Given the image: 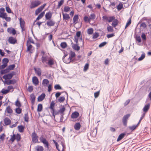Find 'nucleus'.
<instances>
[{"label": "nucleus", "instance_id": "nucleus-54", "mask_svg": "<svg viewBox=\"0 0 151 151\" xmlns=\"http://www.w3.org/2000/svg\"><path fill=\"white\" fill-rule=\"evenodd\" d=\"M70 7L69 6H65L64 7V11L66 12H68L70 11Z\"/></svg>", "mask_w": 151, "mask_h": 151}, {"label": "nucleus", "instance_id": "nucleus-17", "mask_svg": "<svg viewBox=\"0 0 151 151\" xmlns=\"http://www.w3.org/2000/svg\"><path fill=\"white\" fill-rule=\"evenodd\" d=\"M48 65L49 66L53 65L54 63V60L52 58H50L48 59L47 62Z\"/></svg>", "mask_w": 151, "mask_h": 151}, {"label": "nucleus", "instance_id": "nucleus-55", "mask_svg": "<svg viewBox=\"0 0 151 151\" xmlns=\"http://www.w3.org/2000/svg\"><path fill=\"white\" fill-rule=\"evenodd\" d=\"M15 105L16 106L18 107H20L21 106V104L19 101L18 100H17L15 102Z\"/></svg>", "mask_w": 151, "mask_h": 151}, {"label": "nucleus", "instance_id": "nucleus-6", "mask_svg": "<svg viewBox=\"0 0 151 151\" xmlns=\"http://www.w3.org/2000/svg\"><path fill=\"white\" fill-rule=\"evenodd\" d=\"M130 114H127L124 116L122 119V122L124 125L126 126L128 119L130 116Z\"/></svg>", "mask_w": 151, "mask_h": 151}, {"label": "nucleus", "instance_id": "nucleus-5", "mask_svg": "<svg viewBox=\"0 0 151 151\" xmlns=\"http://www.w3.org/2000/svg\"><path fill=\"white\" fill-rule=\"evenodd\" d=\"M19 20L20 27H21L22 31L25 30V23L24 21L22 19V18H19Z\"/></svg>", "mask_w": 151, "mask_h": 151}, {"label": "nucleus", "instance_id": "nucleus-29", "mask_svg": "<svg viewBox=\"0 0 151 151\" xmlns=\"http://www.w3.org/2000/svg\"><path fill=\"white\" fill-rule=\"evenodd\" d=\"M76 56L75 53L72 51H71L69 54V58L70 60H71L74 57Z\"/></svg>", "mask_w": 151, "mask_h": 151}, {"label": "nucleus", "instance_id": "nucleus-14", "mask_svg": "<svg viewBox=\"0 0 151 151\" xmlns=\"http://www.w3.org/2000/svg\"><path fill=\"white\" fill-rule=\"evenodd\" d=\"M73 48L76 50L78 51L80 50V47L78 45V42L75 44H73L72 45Z\"/></svg>", "mask_w": 151, "mask_h": 151}, {"label": "nucleus", "instance_id": "nucleus-48", "mask_svg": "<svg viewBox=\"0 0 151 151\" xmlns=\"http://www.w3.org/2000/svg\"><path fill=\"white\" fill-rule=\"evenodd\" d=\"M145 57V54L144 53H143L142 54L141 56L138 58V60L139 61H141Z\"/></svg>", "mask_w": 151, "mask_h": 151}, {"label": "nucleus", "instance_id": "nucleus-25", "mask_svg": "<svg viewBox=\"0 0 151 151\" xmlns=\"http://www.w3.org/2000/svg\"><path fill=\"white\" fill-rule=\"evenodd\" d=\"M78 15H76L74 16L73 19V23L75 24L78 22Z\"/></svg>", "mask_w": 151, "mask_h": 151}, {"label": "nucleus", "instance_id": "nucleus-8", "mask_svg": "<svg viewBox=\"0 0 151 151\" xmlns=\"http://www.w3.org/2000/svg\"><path fill=\"white\" fill-rule=\"evenodd\" d=\"M81 32L80 31H78L76 33V35L74 37V41L76 43H77L78 42V39L81 37Z\"/></svg>", "mask_w": 151, "mask_h": 151}, {"label": "nucleus", "instance_id": "nucleus-41", "mask_svg": "<svg viewBox=\"0 0 151 151\" xmlns=\"http://www.w3.org/2000/svg\"><path fill=\"white\" fill-rule=\"evenodd\" d=\"M24 119V121L26 122H28L29 121V118L27 113L25 114Z\"/></svg>", "mask_w": 151, "mask_h": 151}, {"label": "nucleus", "instance_id": "nucleus-59", "mask_svg": "<svg viewBox=\"0 0 151 151\" xmlns=\"http://www.w3.org/2000/svg\"><path fill=\"white\" fill-rule=\"evenodd\" d=\"M89 67L88 63H86L84 66V71H86L88 69Z\"/></svg>", "mask_w": 151, "mask_h": 151}, {"label": "nucleus", "instance_id": "nucleus-12", "mask_svg": "<svg viewBox=\"0 0 151 151\" xmlns=\"http://www.w3.org/2000/svg\"><path fill=\"white\" fill-rule=\"evenodd\" d=\"M32 81L34 84L35 86H36L38 84V80L36 77L34 76L32 78Z\"/></svg>", "mask_w": 151, "mask_h": 151}, {"label": "nucleus", "instance_id": "nucleus-28", "mask_svg": "<svg viewBox=\"0 0 151 151\" xmlns=\"http://www.w3.org/2000/svg\"><path fill=\"white\" fill-rule=\"evenodd\" d=\"M114 21H113L111 25L114 27H115L118 25V21L116 19H114Z\"/></svg>", "mask_w": 151, "mask_h": 151}, {"label": "nucleus", "instance_id": "nucleus-64", "mask_svg": "<svg viewBox=\"0 0 151 151\" xmlns=\"http://www.w3.org/2000/svg\"><path fill=\"white\" fill-rule=\"evenodd\" d=\"M6 12L9 13H11V11L9 7L8 6H6Z\"/></svg>", "mask_w": 151, "mask_h": 151}, {"label": "nucleus", "instance_id": "nucleus-20", "mask_svg": "<svg viewBox=\"0 0 151 151\" xmlns=\"http://www.w3.org/2000/svg\"><path fill=\"white\" fill-rule=\"evenodd\" d=\"M79 115V113L77 112H75L73 113L71 115V117L73 119L77 118Z\"/></svg>", "mask_w": 151, "mask_h": 151}, {"label": "nucleus", "instance_id": "nucleus-62", "mask_svg": "<svg viewBox=\"0 0 151 151\" xmlns=\"http://www.w3.org/2000/svg\"><path fill=\"white\" fill-rule=\"evenodd\" d=\"M84 20L85 22H86L87 21L90 22V19H89V17H88L86 16L84 17Z\"/></svg>", "mask_w": 151, "mask_h": 151}, {"label": "nucleus", "instance_id": "nucleus-33", "mask_svg": "<svg viewBox=\"0 0 151 151\" xmlns=\"http://www.w3.org/2000/svg\"><path fill=\"white\" fill-rule=\"evenodd\" d=\"M6 111L9 114H11L13 112L10 106H8L6 107Z\"/></svg>", "mask_w": 151, "mask_h": 151}, {"label": "nucleus", "instance_id": "nucleus-53", "mask_svg": "<svg viewBox=\"0 0 151 151\" xmlns=\"http://www.w3.org/2000/svg\"><path fill=\"white\" fill-rule=\"evenodd\" d=\"M2 61L4 63L7 64L9 62V60L7 58H4L3 60Z\"/></svg>", "mask_w": 151, "mask_h": 151}, {"label": "nucleus", "instance_id": "nucleus-32", "mask_svg": "<svg viewBox=\"0 0 151 151\" xmlns=\"http://www.w3.org/2000/svg\"><path fill=\"white\" fill-rule=\"evenodd\" d=\"M137 125H134L132 126H130L129 127V128L132 131H133L137 127H138Z\"/></svg>", "mask_w": 151, "mask_h": 151}, {"label": "nucleus", "instance_id": "nucleus-16", "mask_svg": "<svg viewBox=\"0 0 151 151\" xmlns=\"http://www.w3.org/2000/svg\"><path fill=\"white\" fill-rule=\"evenodd\" d=\"M49 81L47 79H44L43 80L42 84L44 86H47L49 83Z\"/></svg>", "mask_w": 151, "mask_h": 151}, {"label": "nucleus", "instance_id": "nucleus-7", "mask_svg": "<svg viewBox=\"0 0 151 151\" xmlns=\"http://www.w3.org/2000/svg\"><path fill=\"white\" fill-rule=\"evenodd\" d=\"M15 74V72H13L12 73L8 74L7 75H4L3 76V78L5 80L11 79L13 76Z\"/></svg>", "mask_w": 151, "mask_h": 151}, {"label": "nucleus", "instance_id": "nucleus-57", "mask_svg": "<svg viewBox=\"0 0 151 151\" xmlns=\"http://www.w3.org/2000/svg\"><path fill=\"white\" fill-rule=\"evenodd\" d=\"M1 92L3 94H5L8 93L9 92V91L8 90L3 89L2 90Z\"/></svg>", "mask_w": 151, "mask_h": 151}, {"label": "nucleus", "instance_id": "nucleus-27", "mask_svg": "<svg viewBox=\"0 0 151 151\" xmlns=\"http://www.w3.org/2000/svg\"><path fill=\"white\" fill-rule=\"evenodd\" d=\"M150 104H148L145 105L143 109V111L145 112H146L149 109Z\"/></svg>", "mask_w": 151, "mask_h": 151}, {"label": "nucleus", "instance_id": "nucleus-9", "mask_svg": "<svg viewBox=\"0 0 151 151\" xmlns=\"http://www.w3.org/2000/svg\"><path fill=\"white\" fill-rule=\"evenodd\" d=\"M9 42L11 44H14L17 42L16 39L12 37H10L8 39Z\"/></svg>", "mask_w": 151, "mask_h": 151}, {"label": "nucleus", "instance_id": "nucleus-11", "mask_svg": "<svg viewBox=\"0 0 151 151\" xmlns=\"http://www.w3.org/2000/svg\"><path fill=\"white\" fill-rule=\"evenodd\" d=\"M55 24V22L51 19H49L47 22L46 24L49 27L53 26Z\"/></svg>", "mask_w": 151, "mask_h": 151}, {"label": "nucleus", "instance_id": "nucleus-24", "mask_svg": "<svg viewBox=\"0 0 151 151\" xmlns=\"http://www.w3.org/2000/svg\"><path fill=\"white\" fill-rule=\"evenodd\" d=\"M35 73L39 76H40L41 74V70L39 68H34Z\"/></svg>", "mask_w": 151, "mask_h": 151}, {"label": "nucleus", "instance_id": "nucleus-2", "mask_svg": "<svg viewBox=\"0 0 151 151\" xmlns=\"http://www.w3.org/2000/svg\"><path fill=\"white\" fill-rule=\"evenodd\" d=\"M41 4L40 1L38 0H35L32 1L31 2V4L30 5V8L31 9L35 8L39 5Z\"/></svg>", "mask_w": 151, "mask_h": 151}, {"label": "nucleus", "instance_id": "nucleus-58", "mask_svg": "<svg viewBox=\"0 0 151 151\" xmlns=\"http://www.w3.org/2000/svg\"><path fill=\"white\" fill-rule=\"evenodd\" d=\"M64 3V0H60L58 3V7H59L60 6H61L63 3Z\"/></svg>", "mask_w": 151, "mask_h": 151}, {"label": "nucleus", "instance_id": "nucleus-31", "mask_svg": "<svg viewBox=\"0 0 151 151\" xmlns=\"http://www.w3.org/2000/svg\"><path fill=\"white\" fill-rule=\"evenodd\" d=\"M18 130L20 132H24V127L22 125L19 126L18 127Z\"/></svg>", "mask_w": 151, "mask_h": 151}, {"label": "nucleus", "instance_id": "nucleus-35", "mask_svg": "<svg viewBox=\"0 0 151 151\" xmlns=\"http://www.w3.org/2000/svg\"><path fill=\"white\" fill-rule=\"evenodd\" d=\"M63 15L64 19L68 20L70 18V17L68 14H63Z\"/></svg>", "mask_w": 151, "mask_h": 151}, {"label": "nucleus", "instance_id": "nucleus-30", "mask_svg": "<svg viewBox=\"0 0 151 151\" xmlns=\"http://www.w3.org/2000/svg\"><path fill=\"white\" fill-rule=\"evenodd\" d=\"M45 12H43L41 13L38 16V17H37V18L36 19V20H39L40 19L42 18L43 17V16L44 14H45Z\"/></svg>", "mask_w": 151, "mask_h": 151}, {"label": "nucleus", "instance_id": "nucleus-1", "mask_svg": "<svg viewBox=\"0 0 151 151\" xmlns=\"http://www.w3.org/2000/svg\"><path fill=\"white\" fill-rule=\"evenodd\" d=\"M40 141L44 145L45 147L47 148H49V143L46 138L44 137L43 135H41L40 138Z\"/></svg>", "mask_w": 151, "mask_h": 151}, {"label": "nucleus", "instance_id": "nucleus-50", "mask_svg": "<svg viewBox=\"0 0 151 151\" xmlns=\"http://www.w3.org/2000/svg\"><path fill=\"white\" fill-rule=\"evenodd\" d=\"M106 44L107 42H102L99 45V47H102L105 45Z\"/></svg>", "mask_w": 151, "mask_h": 151}, {"label": "nucleus", "instance_id": "nucleus-44", "mask_svg": "<svg viewBox=\"0 0 151 151\" xmlns=\"http://www.w3.org/2000/svg\"><path fill=\"white\" fill-rule=\"evenodd\" d=\"M16 112L18 114H20L22 112V109L21 108L19 107L16 109L15 110Z\"/></svg>", "mask_w": 151, "mask_h": 151}, {"label": "nucleus", "instance_id": "nucleus-26", "mask_svg": "<svg viewBox=\"0 0 151 151\" xmlns=\"http://www.w3.org/2000/svg\"><path fill=\"white\" fill-rule=\"evenodd\" d=\"M36 150L37 151H43L44 148L41 146L37 145L35 148Z\"/></svg>", "mask_w": 151, "mask_h": 151}, {"label": "nucleus", "instance_id": "nucleus-38", "mask_svg": "<svg viewBox=\"0 0 151 151\" xmlns=\"http://www.w3.org/2000/svg\"><path fill=\"white\" fill-rule=\"evenodd\" d=\"M93 29L92 28L88 29L87 30V33L89 35H91L93 34Z\"/></svg>", "mask_w": 151, "mask_h": 151}, {"label": "nucleus", "instance_id": "nucleus-46", "mask_svg": "<svg viewBox=\"0 0 151 151\" xmlns=\"http://www.w3.org/2000/svg\"><path fill=\"white\" fill-rule=\"evenodd\" d=\"M107 30L108 32H111L113 31V27L110 26H109L107 27Z\"/></svg>", "mask_w": 151, "mask_h": 151}, {"label": "nucleus", "instance_id": "nucleus-10", "mask_svg": "<svg viewBox=\"0 0 151 151\" xmlns=\"http://www.w3.org/2000/svg\"><path fill=\"white\" fill-rule=\"evenodd\" d=\"M7 31L9 34H12L13 35H15L16 34V31L15 29L12 27L8 28Z\"/></svg>", "mask_w": 151, "mask_h": 151}, {"label": "nucleus", "instance_id": "nucleus-56", "mask_svg": "<svg viewBox=\"0 0 151 151\" xmlns=\"http://www.w3.org/2000/svg\"><path fill=\"white\" fill-rule=\"evenodd\" d=\"M54 88L55 89L57 90L61 89H62L61 86L59 84H57L55 85V86H54Z\"/></svg>", "mask_w": 151, "mask_h": 151}, {"label": "nucleus", "instance_id": "nucleus-61", "mask_svg": "<svg viewBox=\"0 0 151 151\" xmlns=\"http://www.w3.org/2000/svg\"><path fill=\"white\" fill-rule=\"evenodd\" d=\"M16 139L17 141H20L21 139V137L19 134H17V135L16 136Z\"/></svg>", "mask_w": 151, "mask_h": 151}, {"label": "nucleus", "instance_id": "nucleus-18", "mask_svg": "<svg viewBox=\"0 0 151 151\" xmlns=\"http://www.w3.org/2000/svg\"><path fill=\"white\" fill-rule=\"evenodd\" d=\"M126 134V133H122L120 134L117 138V141L118 142L121 140L124 137Z\"/></svg>", "mask_w": 151, "mask_h": 151}, {"label": "nucleus", "instance_id": "nucleus-22", "mask_svg": "<svg viewBox=\"0 0 151 151\" xmlns=\"http://www.w3.org/2000/svg\"><path fill=\"white\" fill-rule=\"evenodd\" d=\"M81 127V125L79 123H76L74 126V129L77 130H79Z\"/></svg>", "mask_w": 151, "mask_h": 151}, {"label": "nucleus", "instance_id": "nucleus-34", "mask_svg": "<svg viewBox=\"0 0 151 151\" xmlns=\"http://www.w3.org/2000/svg\"><path fill=\"white\" fill-rule=\"evenodd\" d=\"M9 70L7 68L4 70H1L0 73L1 74H3L6 73L8 72H9Z\"/></svg>", "mask_w": 151, "mask_h": 151}, {"label": "nucleus", "instance_id": "nucleus-63", "mask_svg": "<svg viewBox=\"0 0 151 151\" xmlns=\"http://www.w3.org/2000/svg\"><path fill=\"white\" fill-rule=\"evenodd\" d=\"M122 7L123 5L122 4H119L117 6V9L118 10H120Z\"/></svg>", "mask_w": 151, "mask_h": 151}, {"label": "nucleus", "instance_id": "nucleus-42", "mask_svg": "<svg viewBox=\"0 0 151 151\" xmlns=\"http://www.w3.org/2000/svg\"><path fill=\"white\" fill-rule=\"evenodd\" d=\"M60 46L62 48H65L67 46V45L65 42H63L61 43Z\"/></svg>", "mask_w": 151, "mask_h": 151}, {"label": "nucleus", "instance_id": "nucleus-36", "mask_svg": "<svg viewBox=\"0 0 151 151\" xmlns=\"http://www.w3.org/2000/svg\"><path fill=\"white\" fill-rule=\"evenodd\" d=\"M96 18V15L94 14L93 13L90 15L89 17V19H90V21Z\"/></svg>", "mask_w": 151, "mask_h": 151}, {"label": "nucleus", "instance_id": "nucleus-43", "mask_svg": "<svg viewBox=\"0 0 151 151\" xmlns=\"http://www.w3.org/2000/svg\"><path fill=\"white\" fill-rule=\"evenodd\" d=\"M99 33L97 32H95L93 34V39H95L97 38L99 36Z\"/></svg>", "mask_w": 151, "mask_h": 151}, {"label": "nucleus", "instance_id": "nucleus-45", "mask_svg": "<svg viewBox=\"0 0 151 151\" xmlns=\"http://www.w3.org/2000/svg\"><path fill=\"white\" fill-rule=\"evenodd\" d=\"M27 52L30 51L31 49L32 48V46L31 45H29L28 44H27Z\"/></svg>", "mask_w": 151, "mask_h": 151}, {"label": "nucleus", "instance_id": "nucleus-21", "mask_svg": "<svg viewBox=\"0 0 151 151\" xmlns=\"http://www.w3.org/2000/svg\"><path fill=\"white\" fill-rule=\"evenodd\" d=\"M30 100L31 101L32 103V104H34L35 99V95L34 94H31L30 96Z\"/></svg>", "mask_w": 151, "mask_h": 151}, {"label": "nucleus", "instance_id": "nucleus-39", "mask_svg": "<svg viewBox=\"0 0 151 151\" xmlns=\"http://www.w3.org/2000/svg\"><path fill=\"white\" fill-rule=\"evenodd\" d=\"M115 19V17L114 16H111L109 17L108 22H110Z\"/></svg>", "mask_w": 151, "mask_h": 151}, {"label": "nucleus", "instance_id": "nucleus-52", "mask_svg": "<svg viewBox=\"0 0 151 151\" xmlns=\"http://www.w3.org/2000/svg\"><path fill=\"white\" fill-rule=\"evenodd\" d=\"M65 99L64 96H61L58 99V101L60 102H63L65 100Z\"/></svg>", "mask_w": 151, "mask_h": 151}, {"label": "nucleus", "instance_id": "nucleus-15", "mask_svg": "<svg viewBox=\"0 0 151 151\" xmlns=\"http://www.w3.org/2000/svg\"><path fill=\"white\" fill-rule=\"evenodd\" d=\"M42 61L44 64H47L48 58L47 56H42L41 58Z\"/></svg>", "mask_w": 151, "mask_h": 151}, {"label": "nucleus", "instance_id": "nucleus-49", "mask_svg": "<svg viewBox=\"0 0 151 151\" xmlns=\"http://www.w3.org/2000/svg\"><path fill=\"white\" fill-rule=\"evenodd\" d=\"M65 108L64 107L60 108L58 111L60 113V114H63V112L65 111Z\"/></svg>", "mask_w": 151, "mask_h": 151}, {"label": "nucleus", "instance_id": "nucleus-60", "mask_svg": "<svg viewBox=\"0 0 151 151\" xmlns=\"http://www.w3.org/2000/svg\"><path fill=\"white\" fill-rule=\"evenodd\" d=\"M16 80H10L9 82V84H14L16 83Z\"/></svg>", "mask_w": 151, "mask_h": 151}, {"label": "nucleus", "instance_id": "nucleus-3", "mask_svg": "<svg viewBox=\"0 0 151 151\" xmlns=\"http://www.w3.org/2000/svg\"><path fill=\"white\" fill-rule=\"evenodd\" d=\"M32 140L33 142L35 143H38V136L35 132H34L32 134Z\"/></svg>", "mask_w": 151, "mask_h": 151}, {"label": "nucleus", "instance_id": "nucleus-40", "mask_svg": "<svg viewBox=\"0 0 151 151\" xmlns=\"http://www.w3.org/2000/svg\"><path fill=\"white\" fill-rule=\"evenodd\" d=\"M131 23V18H130L129 19L127 23L125 28L126 29L128 27Z\"/></svg>", "mask_w": 151, "mask_h": 151}, {"label": "nucleus", "instance_id": "nucleus-47", "mask_svg": "<svg viewBox=\"0 0 151 151\" xmlns=\"http://www.w3.org/2000/svg\"><path fill=\"white\" fill-rule=\"evenodd\" d=\"M15 65H14V64L12 65H9L8 67V69H9V70L10 71V70H13L14 69V68H15Z\"/></svg>", "mask_w": 151, "mask_h": 151}, {"label": "nucleus", "instance_id": "nucleus-19", "mask_svg": "<svg viewBox=\"0 0 151 151\" xmlns=\"http://www.w3.org/2000/svg\"><path fill=\"white\" fill-rule=\"evenodd\" d=\"M11 120L8 118H5L4 119V123L5 125H9L11 123Z\"/></svg>", "mask_w": 151, "mask_h": 151}, {"label": "nucleus", "instance_id": "nucleus-51", "mask_svg": "<svg viewBox=\"0 0 151 151\" xmlns=\"http://www.w3.org/2000/svg\"><path fill=\"white\" fill-rule=\"evenodd\" d=\"M11 137L10 139V140L12 142H13L16 139L15 135V134H13V135H11Z\"/></svg>", "mask_w": 151, "mask_h": 151}, {"label": "nucleus", "instance_id": "nucleus-23", "mask_svg": "<svg viewBox=\"0 0 151 151\" xmlns=\"http://www.w3.org/2000/svg\"><path fill=\"white\" fill-rule=\"evenodd\" d=\"M52 14L50 12H49L48 13H46L45 17V18L49 20L50 18L52 17Z\"/></svg>", "mask_w": 151, "mask_h": 151}, {"label": "nucleus", "instance_id": "nucleus-4", "mask_svg": "<svg viewBox=\"0 0 151 151\" xmlns=\"http://www.w3.org/2000/svg\"><path fill=\"white\" fill-rule=\"evenodd\" d=\"M5 9L3 7L0 8V17L3 19L5 18L6 16H7L6 13L5 12Z\"/></svg>", "mask_w": 151, "mask_h": 151}, {"label": "nucleus", "instance_id": "nucleus-37", "mask_svg": "<svg viewBox=\"0 0 151 151\" xmlns=\"http://www.w3.org/2000/svg\"><path fill=\"white\" fill-rule=\"evenodd\" d=\"M42 105L39 104L37 106V111L38 112H40L42 111Z\"/></svg>", "mask_w": 151, "mask_h": 151}, {"label": "nucleus", "instance_id": "nucleus-13", "mask_svg": "<svg viewBox=\"0 0 151 151\" xmlns=\"http://www.w3.org/2000/svg\"><path fill=\"white\" fill-rule=\"evenodd\" d=\"M45 93H42L38 98L37 101H42L45 98Z\"/></svg>", "mask_w": 151, "mask_h": 151}]
</instances>
